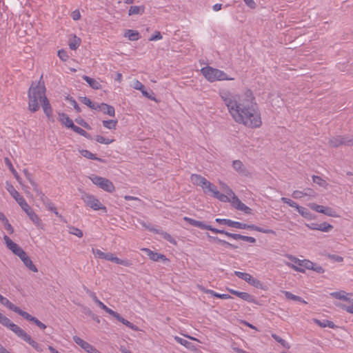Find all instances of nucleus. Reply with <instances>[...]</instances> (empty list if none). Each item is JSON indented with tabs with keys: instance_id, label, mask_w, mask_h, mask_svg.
<instances>
[{
	"instance_id": "obj_29",
	"label": "nucleus",
	"mask_w": 353,
	"mask_h": 353,
	"mask_svg": "<svg viewBox=\"0 0 353 353\" xmlns=\"http://www.w3.org/2000/svg\"><path fill=\"white\" fill-rule=\"evenodd\" d=\"M109 261H112L118 265H122L125 267H129L132 265V263L128 259H121L115 256L113 254L110 253L108 259Z\"/></svg>"
},
{
	"instance_id": "obj_24",
	"label": "nucleus",
	"mask_w": 353,
	"mask_h": 353,
	"mask_svg": "<svg viewBox=\"0 0 353 353\" xmlns=\"http://www.w3.org/2000/svg\"><path fill=\"white\" fill-rule=\"evenodd\" d=\"M29 219L32 221V223L39 229L43 228V223L41 218L33 210H30L28 213L26 214Z\"/></svg>"
},
{
	"instance_id": "obj_42",
	"label": "nucleus",
	"mask_w": 353,
	"mask_h": 353,
	"mask_svg": "<svg viewBox=\"0 0 353 353\" xmlns=\"http://www.w3.org/2000/svg\"><path fill=\"white\" fill-rule=\"evenodd\" d=\"M312 181L314 183L318 184L319 186L326 188L328 185L327 181L323 179L321 177L319 176H312Z\"/></svg>"
},
{
	"instance_id": "obj_47",
	"label": "nucleus",
	"mask_w": 353,
	"mask_h": 353,
	"mask_svg": "<svg viewBox=\"0 0 353 353\" xmlns=\"http://www.w3.org/2000/svg\"><path fill=\"white\" fill-rule=\"evenodd\" d=\"M97 305L99 307H100L102 310H103L105 312H106L108 314H110L111 316H112V314H114V311L112 310V309L108 307L102 301H101L99 299H98L96 302H95Z\"/></svg>"
},
{
	"instance_id": "obj_53",
	"label": "nucleus",
	"mask_w": 353,
	"mask_h": 353,
	"mask_svg": "<svg viewBox=\"0 0 353 353\" xmlns=\"http://www.w3.org/2000/svg\"><path fill=\"white\" fill-rule=\"evenodd\" d=\"M174 340L179 344L185 346V347H190L191 343L183 338L176 336H174Z\"/></svg>"
},
{
	"instance_id": "obj_20",
	"label": "nucleus",
	"mask_w": 353,
	"mask_h": 353,
	"mask_svg": "<svg viewBox=\"0 0 353 353\" xmlns=\"http://www.w3.org/2000/svg\"><path fill=\"white\" fill-rule=\"evenodd\" d=\"M96 110H99L103 112L104 114H106L110 117H114L115 115V110L114 108L110 105L107 103H97V106H96Z\"/></svg>"
},
{
	"instance_id": "obj_3",
	"label": "nucleus",
	"mask_w": 353,
	"mask_h": 353,
	"mask_svg": "<svg viewBox=\"0 0 353 353\" xmlns=\"http://www.w3.org/2000/svg\"><path fill=\"white\" fill-rule=\"evenodd\" d=\"M3 240L7 248L19 256L29 270L34 272H38L37 267L34 265L30 258L18 244L13 242L7 235H4Z\"/></svg>"
},
{
	"instance_id": "obj_56",
	"label": "nucleus",
	"mask_w": 353,
	"mask_h": 353,
	"mask_svg": "<svg viewBox=\"0 0 353 353\" xmlns=\"http://www.w3.org/2000/svg\"><path fill=\"white\" fill-rule=\"evenodd\" d=\"M292 196L295 199H302L303 197L305 196V194H304V190L301 191V190H294L292 194Z\"/></svg>"
},
{
	"instance_id": "obj_54",
	"label": "nucleus",
	"mask_w": 353,
	"mask_h": 353,
	"mask_svg": "<svg viewBox=\"0 0 353 353\" xmlns=\"http://www.w3.org/2000/svg\"><path fill=\"white\" fill-rule=\"evenodd\" d=\"M69 232L73 235H75V236L79 237V238L82 237L83 235V232L80 229L75 228V227L70 228Z\"/></svg>"
},
{
	"instance_id": "obj_35",
	"label": "nucleus",
	"mask_w": 353,
	"mask_h": 353,
	"mask_svg": "<svg viewBox=\"0 0 353 353\" xmlns=\"http://www.w3.org/2000/svg\"><path fill=\"white\" fill-rule=\"evenodd\" d=\"M92 252L96 258L108 261L110 252H103L99 249H92Z\"/></svg>"
},
{
	"instance_id": "obj_51",
	"label": "nucleus",
	"mask_w": 353,
	"mask_h": 353,
	"mask_svg": "<svg viewBox=\"0 0 353 353\" xmlns=\"http://www.w3.org/2000/svg\"><path fill=\"white\" fill-rule=\"evenodd\" d=\"M345 292V291H344V290H340L338 292H331L330 294L332 297H333L334 299L343 301Z\"/></svg>"
},
{
	"instance_id": "obj_12",
	"label": "nucleus",
	"mask_w": 353,
	"mask_h": 353,
	"mask_svg": "<svg viewBox=\"0 0 353 353\" xmlns=\"http://www.w3.org/2000/svg\"><path fill=\"white\" fill-rule=\"evenodd\" d=\"M73 341L87 353H101L93 345L77 336H73Z\"/></svg>"
},
{
	"instance_id": "obj_57",
	"label": "nucleus",
	"mask_w": 353,
	"mask_h": 353,
	"mask_svg": "<svg viewBox=\"0 0 353 353\" xmlns=\"http://www.w3.org/2000/svg\"><path fill=\"white\" fill-rule=\"evenodd\" d=\"M161 235L164 239L167 240L168 242L175 245L176 243L175 239L168 233L167 232H161Z\"/></svg>"
},
{
	"instance_id": "obj_8",
	"label": "nucleus",
	"mask_w": 353,
	"mask_h": 353,
	"mask_svg": "<svg viewBox=\"0 0 353 353\" xmlns=\"http://www.w3.org/2000/svg\"><path fill=\"white\" fill-rule=\"evenodd\" d=\"M228 201H223L224 203H230L232 205L238 210L244 212L247 214L252 213V209L242 203L240 199L234 194V195L229 197L225 195Z\"/></svg>"
},
{
	"instance_id": "obj_1",
	"label": "nucleus",
	"mask_w": 353,
	"mask_h": 353,
	"mask_svg": "<svg viewBox=\"0 0 353 353\" xmlns=\"http://www.w3.org/2000/svg\"><path fill=\"white\" fill-rule=\"evenodd\" d=\"M219 96L236 123L249 128H259L262 125L261 115L250 90L237 93L222 88L219 90Z\"/></svg>"
},
{
	"instance_id": "obj_18",
	"label": "nucleus",
	"mask_w": 353,
	"mask_h": 353,
	"mask_svg": "<svg viewBox=\"0 0 353 353\" xmlns=\"http://www.w3.org/2000/svg\"><path fill=\"white\" fill-rule=\"evenodd\" d=\"M227 290L231 294L239 297L244 301H248V303H256L254 297L248 292H239L230 288H227Z\"/></svg>"
},
{
	"instance_id": "obj_19",
	"label": "nucleus",
	"mask_w": 353,
	"mask_h": 353,
	"mask_svg": "<svg viewBox=\"0 0 353 353\" xmlns=\"http://www.w3.org/2000/svg\"><path fill=\"white\" fill-rule=\"evenodd\" d=\"M0 303L7 307L10 310L17 313L20 316L23 313V310L20 309L19 307L14 305L12 303H11L7 298L3 296L1 294H0Z\"/></svg>"
},
{
	"instance_id": "obj_63",
	"label": "nucleus",
	"mask_w": 353,
	"mask_h": 353,
	"mask_svg": "<svg viewBox=\"0 0 353 353\" xmlns=\"http://www.w3.org/2000/svg\"><path fill=\"white\" fill-rule=\"evenodd\" d=\"M134 89L141 91L145 87L139 80H134L132 84Z\"/></svg>"
},
{
	"instance_id": "obj_49",
	"label": "nucleus",
	"mask_w": 353,
	"mask_h": 353,
	"mask_svg": "<svg viewBox=\"0 0 353 353\" xmlns=\"http://www.w3.org/2000/svg\"><path fill=\"white\" fill-rule=\"evenodd\" d=\"M81 101L91 109L96 110V106H97V103H93L89 98L83 97Z\"/></svg>"
},
{
	"instance_id": "obj_17",
	"label": "nucleus",
	"mask_w": 353,
	"mask_h": 353,
	"mask_svg": "<svg viewBox=\"0 0 353 353\" xmlns=\"http://www.w3.org/2000/svg\"><path fill=\"white\" fill-rule=\"evenodd\" d=\"M141 251L145 252L150 260L153 261H158L161 260L163 262H168L169 260L166 256L162 254L154 252L148 248H142Z\"/></svg>"
},
{
	"instance_id": "obj_26",
	"label": "nucleus",
	"mask_w": 353,
	"mask_h": 353,
	"mask_svg": "<svg viewBox=\"0 0 353 353\" xmlns=\"http://www.w3.org/2000/svg\"><path fill=\"white\" fill-rule=\"evenodd\" d=\"M215 221L220 224H225L230 227L236 228H239V229H241V228L242 226V223L239 222V221H232L230 219H227L217 218L215 219Z\"/></svg>"
},
{
	"instance_id": "obj_22",
	"label": "nucleus",
	"mask_w": 353,
	"mask_h": 353,
	"mask_svg": "<svg viewBox=\"0 0 353 353\" xmlns=\"http://www.w3.org/2000/svg\"><path fill=\"white\" fill-rule=\"evenodd\" d=\"M241 229H250V230H255V231L260 232H262L264 234H276L275 232L271 229H265V228L256 226L255 225H252V224L248 225V224L243 223H242V226H241Z\"/></svg>"
},
{
	"instance_id": "obj_50",
	"label": "nucleus",
	"mask_w": 353,
	"mask_h": 353,
	"mask_svg": "<svg viewBox=\"0 0 353 353\" xmlns=\"http://www.w3.org/2000/svg\"><path fill=\"white\" fill-rule=\"evenodd\" d=\"M281 200L284 203L288 204L289 206L295 208L296 210L299 207V204L292 199H288L286 197H281Z\"/></svg>"
},
{
	"instance_id": "obj_27",
	"label": "nucleus",
	"mask_w": 353,
	"mask_h": 353,
	"mask_svg": "<svg viewBox=\"0 0 353 353\" xmlns=\"http://www.w3.org/2000/svg\"><path fill=\"white\" fill-rule=\"evenodd\" d=\"M6 188L17 203L20 201L19 199H23V197L15 190L14 186L8 181L6 183Z\"/></svg>"
},
{
	"instance_id": "obj_41",
	"label": "nucleus",
	"mask_w": 353,
	"mask_h": 353,
	"mask_svg": "<svg viewBox=\"0 0 353 353\" xmlns=\"http://www.w3.org/2000/svg\"><path fill=\"white\" fill-rule=\"evenodd\" d=\"M80 153L83 157H84L88 159H93V160H97L99 161H102V160L101 159L96 157L95 154H94L93 153H92L91 152H90L88 150H82L80 151Z\"/></svg>"
},
{
	"instance_id": "obj_34",
	"label": "nucleus",
	"mask_w": 353,
	"mask_h": 353,
	"mask_svg": "<svg viewBox=\"0 0 353 353\" xmlns=\"http://www.w3.org/2000/svg\"><path fill=\"white\" fill-rule=\"evenodd\" d=\"M314 322L317 324L319 326L321 327H330V328H334L335 325L334 323L329 320H323L320 321L319 319H313Z\"/></svg>"
},
{
	"instance_id": "obj_16",
	"label": "nucleus",
	"mask_w": 353,
	"mask_h": 353,
	"mask_svg": "<svg viewBox=\"0 0 353 353\" xmlns=\"http://www.w3.org/2000/svg\"><path fill=\"white\" fill-rule=\"evenodd\" d=\"M232 168L235 170L239 174L243 176H250V172L247 169L245 165L240 160H234L232 162Z\"/></svg>"
},
{
	"instance_id": "obj_52",
	"label": "nucleus",
	"mask_w": 353,
	"mask_h": 353,
	"mask_svg": "<svg viewBox=\"0 0 353 353\" xmlns=\"http://www.w3.org/2000/svg\"><path fill=\"white\" fill-rule=\"evenodd\" d=\"M79 45L80 39L76 37H74L73 40L70 41L69 43V47L72 50H76L79 46Z\"/></svg>"
},
{
	"instance_id": "obj_28",
	"label": "nucleus",
	"mask_w": 353,
	"mask_h": 353,
	"mask_svg": "<svg viewBox=\"0 0 353 353\" xmlns=\"http://www.w3.org/2000/svg\"><path fill=\"white\" fill-rule=\"evenodd\" d=\"M42 108L48 119L52 120V110L47 97H44V100L42 102Z\"/></svg>"
},
{
	"instance_id": "obj_11",
	"label": "nucleus",
	"mask_w": 353,
	"mask_h": 353,
	"mask_svg": "<svg viewBox=\"0 0 353 353\" xmlns=\"http://www.w3.org/2000/svg\"><path fill=\"white\" fill-rule=\"evenodd\" d=\"M0 323L3 326L9 328L17 336H19L23 331L22 328L12 323L8 317H6L3 314L0 315Z\"/></svg>"
},
{
	"instance_id": "obj_30",
	"label": "nucleus",
	"mask_w": 353,
	"mask_h": 353,
	"mask_svg": "<svg viewBox=\"0 0 353 353\" xmlns=\"http://www.w3.org/2000/svg\"><path fill=\"white\" fill-rule=\"evenodd\" d=\"M59 120L68 128H72L74 125L72 120L65 113L59 114Z\"/></svg>"
},
{
	"instance_id": "obj_64",
	"label": "nucleus",
	"mask_w": 353,
	"mask_h": 353,
	"mask_svg": "<svg viewBox=\"0 0 353 353\" xmlns=\"http://www.w3.org/2000/svg\"><path fill=\"white\" fill-rule=\"evenodd\" d=\"M343 301L353 303V294L345 292Z\"/></svg>"
},
{
	"instance_id": "obj_36",
	"label": "nucleus",
	"mask_w": 353,
	"mask_h": 353,
	"mask_svg": "<svg viewBox=\"0 0 353 353\" xmlns=\"http://www.w3.org/2000/svg\"><path fill=\"white\" fill-rule=\"evenodd\" d=\"M124 37H127L130 41H137L139 39V33L137 30H128L125 32Z\"/></svg>"
},
{
	"instance_id": "obj_21",
	"label": "nucleus",
	"mask_w": 353,
	"mask_h": 353,
	"mask_svg": "<svg viewBox=\"0 0 353 353\" xmlns=\"http://www.w3.org/2000/svg\"><path fill=\"white\" fill-rule=\"evenodd\" d=\"M21 316L26 320L34 323L41 330H45L46 328V325L44 323L25 311L23 312Z\"/></svg>"
},
{
	"instance_id": "obj_39",
	"label": "nucleus",
	"mask_w": 353,
	"mask_h": 353,
	"mask_svg": "<svg viewBox=\"0 0 353 353\" xmlns=\"http://www.w3.org/2000/svg\"><path fill=\"white\" fill-rule=\"evenodd\" d=\"M117 120H104L102 121L103 125L109 130H114L117 127Z\"/></svg>"
},
{
	"instance_id": "obj_2",
	"label": "nucleus",
	"mask_w": 353,
	"mask_h": 353,
	"mask_svg": "<svg viewBox=\"0 0 353 353\" xmlns=\"http://www.w3.org/2000/svg\"><path fill=\"white\" fill-rule=\"evenodd\" d=\"M46 96V88L41 82L32 83L28 91V109L32 112L39 110V102H43Z\"/></svg>"
},
{
	"instance_id": "obj_60",
	"label": "nucleus",
	"mask_w": 353,
	"mask_h": 353,
	"mask_svg": "<svg viewBox=\"0 0 353 353\" xmlns=\"http://www.w3.org/2000/svg\"><path fill=\"white\" fill-rule=\"evenodd\" d=\"M4 225V228L10 233L12 234L14 232V229L12 225L9 223L8 219L5 221H2Z\"/></svg>"
},
{
	"instance_id": "obj_7",
	"label": "nucleus",
	"mask_w": 353,
	"mask_h": 353,
	"mask_svg": "<svg viewBox=\"0 0 353 353\" xmlns=\"http://www.w3.org/2000/svg\"><path fill=\"white\" fill-rule=\"evenodd\" d=\"M90 179L94 185L105 192L111 193L113 192L115 190L113 183L106 178L97 175H92L90 176Z\"/></svg>"
},
{
	"instance_id": "obj_6",
	"label": "nucleus",
	"mask_w": 353,
	"mask_h": 353,
	"mask_svg": "<svg viewBox=\"0 0 353 353\" xmlns=\"http://www.w3.org/2000/svg\"><path fill=\"white\" fill-rule=\"evenodd\" d=\"M81 199L87 206L92 210L96 211L102 210L106 212L105 206H104L95 196L83 192L81 195Z\"/></svg>"
},
{
	"instance_id": "obj_23",
	"label": "nucleus",
	"mask_w": 353,
	"mask_h": 353,
	"mask_svg": "<svg viewBox=\"0 0 353 353\" xmlns=\"http://www.w3.org/2000/svg\"><path fill=\"white\" fill-rule=\"evenodd\" d=\"M190 181L194 185L200 186L201 188H204L208 182V180L205 178L196 174H191Z\"/></svg>"
},
{
	"instance_id": "obj_40",
	"label": "nucleus",
	"mask_w": 353,
	"mask_h": 353,
	"mask_svg": "<svg viewBox=\"0 0 353 353\" xmlns=\"http://www.w3.org/2000/svg\"><path fill=\"white\" fill-rule=\"evenodd\" d=\"M296 210L304 218L307 219H312V214L305 208L299 205Z\"/></svg>"
},
{
	"instance_id": "obj_32",
	"label": "nucleus",
	"mask_w": 353,
	"mask_h": 353,
	"mask_svg": "<svg viewBox=\"0 0 353 353\" xmlns=\"http://www.w3.org/2000/svg\"><path fill=\"white\" fill-rule=\"evenodd\" d=\"M208 237L209 238L210 241L212 242L220 243L223 245H225V246H226L228 248H236L233 244H232L229 242H227L224 240L220 239L216 236H212L208 235Z\"/></svg>"
},
{
	"instance_id": "obj_5",
	"label": "nucleus",
	"mask_w": 353,
	"mask_h": 353,
	"mask_svg": "<svg viewBox=\"0 0 353 353\" xmlns=\"http://www.w3.org/2000/svg\"><path fill=\"white\" fill-rule=\"evenodd\" d=\"M287 258L290 259L291 261H292L294 264L291 263L290 262H285V264L288 267L294 270L296 272L303 273L305 272V269H309L312 268V261H310V260H301L290 254L287 255Z\"/></svg>"
},
{
	"instance_id": "obj_9",
	"label": "nucleus",
	"mask_w": 353,
	"mask_h": 353,
	"mask_svg": "<svg viewBox=\"0 0 353 353\" xmlns=\"http://www.w3.org/2000/svg\"><path fill=\"white\" fill-rule=\"evenodd\" d=\"M202 189L205 194H212L214 198L217 199L220 201H228L225 194L220 193L216 187L209 181H208L206 185H205Z\"/></svg>"
},
{
	"instance_id": "obj_48",
	"label": "nucleus",
	"mask_w": 353,
	"mask_h": 353,
	"mask_svg": "<svg viewBox=\"0 0 353 353\" xmlns=\"http://www.w3.org/2000/svg\"><path fill=\"white\" fill-rule=\"evenodd\" d=\"M221 190L225 192V195L229 196V197L234 195V192L228 185L224 183H221Z\"/></svg>"
},
{
	"instance_id": "obj_25",
	"label": "nucleus",
	"mask_w": 353,
	"mask_h": 353,
	"mask_svg": "<svg viewBox=\"0 0 353 353\" xmlns=\"http://www.w3.org/2000/svg\"><path fill=\"white\" fill-rule=\"evenodd\" d=\"M112 316L114 318H115L116 319H117L121 323H122L123 325H126L128 327L130 328L131 330H132L134 331L139 330V328L137 325H134L129 321L123 318L119 313L114 312V314H112Z\"/></svg>"
},
{
	"instance_id": "obj_43",
	"label": "nucleus",
	"mask_w": 353,
	"mask_h": 353,
	"mask_svg": "<svg viewBox=\"0 0 353 353\" xmlns=\"http://www.w3.org/2000/svg\"><path fill=\"white\" fill-rule=\"evenodd\" d=\"M332 228H333V226L327 222H323V223H319V231H321L323 232H328Z\"/></svg>"
},
{
	"instance_id": "obj_46",
	"label": "nucleus",
	"mask_w": 353,
	"mask_h": 353,
	"mask_svg": "<svg viewBox=\"0 0 353 353\" xmlns=\"http://www.w3.org/2000/svg\"><path fill=\"white\" fill-rule=\"evenodd\" d=\"M19 201H20L18 203V204L26 214L32 210L24 199V198L23 199H19Z\"/></svg>"
},
{
	"instance_id": "obj_15",
	"label": "nucleus",
	"mask_w": 353,
	"mask_h": 353,
	"mask_svg": "<svg viewBox=\"0 0 353 353\" xmlns=\"http://www.w3.org/2000/svg\"><path fill=\"white\" fill-rule=\"evenodd\" d=\"M234 274L253 286L258 287V285L260 284V281L258 279L254 278L251 274L248 273L234 271Z\"/></svg>"
},
{
	"instance_id": "obj_37",
	"label": "nucleus",
	"mask_w": 353,
	"mask_h": 353,
	"mask_svg": "<svg viewBox=\"0 0 353 353\" xmlns=\"http://www.w3.org/2000/svg\"><path fill=\"white\" fill-rule=\"evenodd\" d=\"M83 79L89 84V85L95 90H99L101 88V84L97 80L90 78L88 76H83Z\"/></svg>"
},
{
	"instance_id": "obj_33",
	"label": "nucleus",
	"mask_w": 353,
	"mask_h": 353,
	"mask_svg": "<svg viewBox=\"0 0 353 353\" xmlns=\"http://www.w3.org/2000/svg\"><path fill=\"white\" fill-rule=\"evenodd\" d=\"M145 8L143 6H132L128 10L130 16L134 14H142L144 12Z\"/></svg>"
},
{
	"instance_id": "obj_31",
	"label": "nucleus",
	"mask_w": 353,
	"mask_h": 353,
	"mask_svg": "<svg viewBox=\"0 0 353 353\" xmlns=\"http://www.w3.org/2000/svg\"><path fill=\"white\" fill-rule=\"evenodd\" d=\"M183 219H184V221H185L186 222H188V223H190V225H192L194 227H197L199 228L203 229V230H206L208 228V225L205 224L202 221H196L195 219L189 218L188 216H185L183 218Z\"/></svg>"
},
{
	"instance_id": "obj_44",
	"label": "nucleus",
	"mask_w": 353,
	"mask_h": 353,
	"mask_svg": "<svg viewBox=\"0 0 353 353\" xmlns=\"http://www.w3.org/2000/svg\"><path fill=\"white\" fill-rule=\"evenodd\" d=\"M95 140L97 142H98L99 143L105 144V145L110 144L111 143H112L114 141V139H110L108 138H105L101 135L96 136Z\"/></svg>"
},
{
	"instance_id": "obj_38",
	"label": "nucleus",
	"mask_w": 353,
	"mask_h": 353,
	"mask_svg": "<svg viewBox=\"0 0 353 353\" xmlns=\"http://www.w3.org/2000/svg\"><path fill=\"white\" fill-rule=\"evenodd\" d=\"M283 293H284L285 297L287 299H288L293 300V301H299V302L303 303L304 304L307 303V302L305 300H303L301 297H300L299 296H296V295H294L292 293H291L290 292L284 291Z\"/></svg>"
},
{
	"instance_id": "obj_14",
	"label": "nucleus",
	"mask_w": 353,
	"mask_h": 353,
	"mask_svg": "<svg viewBox=\"0 0 353 353\" xmlns=\"http://www.w3.org/2000/svg\"><path fill=\"white\" fill-rule=\"evenodd\" d=\"M351 140L350 137L336 136L329 140V145L332 148H338L342 145L348 146V141Z\"/></svg>"
},
{
	"instance_id": "obj_62",
	"label": "nucleus",
	"mask_w": 353,
	"mask_h": 353,
	"mask_svg": "<svg viewBox=\"0 0 353 353\" xmlns=\"http://www.w3.org/2000/svg\"><path fill=\"white\" fill-rule=\"evenodd\" d=\"M312 268H309L308 270H312L315 271L316 272L320 273V274L324 272V269L321 265L314 264L313 262H312Z\"/></svg>"
},
{
	"instance_id": "obj_58",
	"label": "nucleus",
	"mask_w": 353,
	"mask_h": 353,
	"mask_svg": "<svg viewBox=\"0 0 353 353\" xmlns=\"http://www.w3.org/2000/svg\"><path fill=\"white\" fill-rule=\"evenodd\" d=\"M35 192L39 196L41 201L45 205L50 199L39 189H35Z\"/></svg>"
},
{
	"instance_id": "obj_4",
	"label": "nucleus",
	"mask_w": 353,
	"mask_h": 353,
	"mask_svg": "<svg viewBox=\"0 0 353 353\" xmlns=\"http://www.w3.org/2000/svg\"><path fill=\"white\" fill-rule=\"evenodd\" d=\"M201 74L210 82H214L216 81H232L234 78L229 77L228 74L223 71L214 68L210 66H206L201 70Z\"/></svg>"
},
{
	"instance_id": "obj_55",
	"label": "nucleus",
	"mask_w": 353,
	"mask_h": 353,
	"mask_svg": "<svg viewBox=\"0 0 353 353\" xmlns=\"http://www.w3.org/2000/svg\"><path fill=\"white\" fill-rule=\"evenodd\" d=\"M75 132H77V134L81 135V136H83L85 137H88V132L86 131H85L83 129L74 125V126L71 128Z\"/></svg>"
},
{
	"instance_id": "obj_13",
	"label": "nucleus",
	"mask_w": 353,
	"mask_h": 353,
	"mask_svg": "<svg viewBox=\"0 0 353 353\" xmlns=\"http://www.w3.org/2000/svg\"><path fill=\"white\" fill-rule=\"evenodd\" d=\"M18 336L30 345L37 352H42L43 351V345L33 340L23 330Z\"/></svg>"
},
{
	"instance_id": "obj_59",
	"label": "nucleus",
	"mask_w": 353,
	"mask_h": 353,
	"mask_svg": "<svg viewBox=\"0 0 353 353\" xmlns=\"http://www.w3.org/2000/svg\"><path fill=\"white\" fill-rule=\"evenodd\" d=\"M35 192L39 196L41 201L45 205L50 199L39 189H35Z\"/></svg>"
},
{
	"instance_id": "obj_61",
	"label": "nucleus",
	"mask_w": 353,
	"mask_h": 353,
	"mask_svg": "<svg viewBox=\"0 0 353 353\" xmlns=\"http://www.w3.org/2000/svg\"><path fill=\"white\" fill-rule=\"evenodd\" d=\"M58 57L59 59L63 61H65L68 59V55L64 50H59L58 51Z\"/></svg>"
},
{
	"instance_id": "obj_10",
	"label": "nucleus",
	"mask_w": 353,
	"mask_h": 353,
	"mask_svg": "<svg viewBox=\"0 0 353 353\" xmlns=\"http://www.w3.org/2000/svg\"><path fill=\"white\" fill-rule=\"evenodd\" d=\"M308 206L313 210L324 214L331 217H339V215L336 214L335 210L330 207H325L323 205H318L314 203H309Z\"/></svg>"
},
{
	"instance_id": "obj_45",
	"label": "nucleus",
	"mask_w": 353,
	"mask_h": 353,
	"mask_svg": "<svg viewBox=\"0 0 353 353\" xmlns=\"http://www.w3.org/2000/svg\"><path fill=\"white\" fill-rule=\"evenodd\" d=\"M44 205L48 210L53 212L56 216L59 217L61 216L54 206V204L50 200H49Z\"/></svg>"
}]
</instances>
